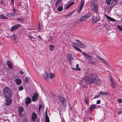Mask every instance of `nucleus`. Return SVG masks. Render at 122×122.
I'll return each mask as SVG.
<instances>
[{
	"instance_id": "39448f33",
	"label": "nucleus",
	"mask_w": 122,
	"mask_h": 122,
	"mask_svg": "<svg viewBox=\"0 0 122 122\" xmlns=\"http://www.w3.org/2000/svg\"><path fill=\"white\" fill-rule=\"evenodd\" d=\"M83 81L84 82L88 84H92L90 77L88 76H85L83 78Z\"/></svg>"
},
{
	"instance_id": "13d9d810",
	"label": "nucleus",
	"mask_w": 122,
	"mask_h": 122,
	"mask_svg": "<svg viewBox=\"0 0 122 122\" xmlns=\"http://www.w3.org/2000/svg\"><path fill=\"white\" fill-rule=\"evenodd\" d=\"M19 112V116L20 117H21L22 116V112Z\"/></svg>"
},
{
	"instance_id": "a211bd4d",
	"label": "nucleus",
	"mask_w": 122,
	"mask_h": 122,
	"mask_svg": "<svg viewBox=\"0 0 122 122\" xmlns=\"http://www.w3.org/2000/svg\"><path fill=\"white\" fill-rule=\"evenodd\" d=\"M15 81L17 85H20L22 83L21 80L19 78L15 79Z\"/></svg>"
},
{
	"instance_id": "6e6552de",
	"label": "nucleus",
	"mask_w": 122,
	"mask_h": 122,
	"mask_svg": "<svg viewBox=\"0 0 122 122\" xmlns=\"http://www.w3.org/2000/svg\"><path fill=\"white\" fill-rule=\"evenodd\" d=\"M81 53L83 54L84 56H85L86 57V59L90 61H91L92 59V56L90 55L86 54L85 52H83Z\"/></svg>"
},
{
	"instance_id": "c03bdc74",
	"label": "nucleus",
	"mask_w": 122,
	"mask_h": 122,
	"mask_svg": "<svg viewBox=\"0 0 122 122\" xmlns=\"http://www.w3.org/2000/svg\"><path fill=\"white\" fill-rule=\"evenodd\" d=\"M28 78L27 77H26L25 78V82L26 83H27L28 81Z\"/></svg>"
},
{
	"instance_id": "393cba45",
	"label": "nucleus",
	"mask_w": 122,
	"mask_h": 122,
	"mask_svg": "<svg viewBox=\"0 0 122 122\" xmlns=\"http://www.w3.org/2000/svg\"><path fill=\"white\" fill-rule=\"evenodd\" d=\"M8 18L6 16L1 14L0 15V19H7Z\"/></svg>"
},
{
	"instance_id": "9d476101",
	"label": "nucleus",
	"mask_w": 122,
	"mask_h": 122,
	"mask_svg": "<svg viewBox=\"0 0 122 122\" xmlns=\"http://www.w3.org/2000/svg\"><path fill=\"white\" fill-rule=\"evenodd\" d=\"M21 25L20 24H17L11 27V30L13 31L20 27Z\"/></svg>"
},
{
	"instance_id": "864d4df0",
	"label": "nucleus",
	"mask_w": 122,
	"mask_h": 122,
	"mask_svg": "<svg viewBox=\"0 0 122 122\" xmlns=\"http://www.w3.org/2000/svg\"><path fill=\"white\" fill-rule=\"evenodd\" d=\"M85 103L86 104H87V100L86 99H85L84 100Z\"/></svg>"
},
{
	"instance_id": "052dcab7",
	"label": "nucleus",
	"mask_w": 122,
	"mask_h": 122,
	"mask_svg": "<svg viewBox=\"0 0 122 122\" xmlns=\"http://www.w3.org/2000/svg\"><path fill=\"white\" fill-rule=\"evenodd\" d=\"M11 3L12 5H13L14 4V0H11Z\"/></svg>"
},
{
	"instance_id": "e2e57ef3",
	"label": "nucleus",
	"mask_w": 122,
	"mask_h": 122,
	"mask_svg": "<svg viewBox=\"0 0 122 122\" xmlns=\"http://www.w3.org/2000/svg\"><path fill=\"white\" fill-rule=\"evenodd\" d=\"M13 11L14 12H16V9H15V8H14L13 9Z\"/></svg>"
},
{
	"instance_id": "680f3d73",
	"label": "nucleus",
	"mask_w": 122,
	"mask_h": 122,
	"mask_svg": "<svg viewBox=\"0 0 122 122\" xmlns=\"http://www.w3.org/2000/svg\"><path fill=\"white\" fill-rule=\"evenodd\" d=\"M20 73L21 75H22L23 74L24 72L23 71H20Z\"/></svg>"
},
{
	"instance_id": "6e6d98bb",
	"label": "nucleus",
	"mask_w": 122,
	"mask_h": 122,
	"mask_svg": "<svg viewBox=\"0 0 122 122\" xmlns=\"http://www.w3.org/2000/svg\"><path fill=\"white\" fill-rule=\"evenodd\" d=\"M38 31H39L41 30L40 26V25H39L38 28Z\"/></svg>"
},
{
	"instance_id": "5fc2aeb1",
	"label": "nucleus",
	"mask_w": 122,
	"mask_h": 122,
	"mask_svg": "<svg viewBox=\"0 0 122 122\" xmlns=\"http://www.w3.org/2000/svg\"><path fill=\"white\" fill-rule=\"evenodd\" d=\"M22 122H28V120L27 119H24Z\"/></svg>"
},
{
	"instance_id": "58836bf2",
	"label": "nucleus",
	"mask_w": 122,
	"mask_h": 122,
	"mask_svg": "<svg viewBox=\"0 0 122 122\" xmlns=\"http://www.w3.org/2000/svg\"><path fill=\"white\" fill-rule=\"evenodd\" d=\"M62 105L63 106L65 107L67 105V103L66 102V101H65V102H63L62 103Z\"/></svg>"
},
{
	"instance_id": "603ef678",
	"label": "nucleus",
	"mask_w": 122,
	"mask_h": 122,
	"mask_svg": "<svg viewBox=\"0 0 122 122\" xmlns=\"http://www.w3.org/2000/svg\"><path fill=\"white\" fill-rule=\"evenodd\" d=\"M12 37H13V38H12L13 39L14 41H15L16 40V37L14 36H12Z\"/></svg>"
},
{
	"instance_id": "79ce46f5",
	"label": "nucleus",
	"mask_w": 122,
	"mask_h": 122,
	"mask_svg": "<svg viewBox=\"0 0 122 122\" xmlns=\"http://www.w3.org/2000/svg\"><path fill=\"white\" fill-rule=\"evenodd\" d=\"M23 87L22 86H19V90L20 91H21L23 89Z\"/></svg>"
},
{
	"instance_id": "a18cd8bd",
	"label": "nucleus",
	"mask_w": 122,
	"mask_h": 122,
	"mask_svg": "<svg viewBox=\"0 0 122 122\" xmlns=\"http://www.w3.org/2000/svg\"><path fill=\"white\" fill-rule=\"evenodd\" d=\"M42 107V105H40L38 107V109L39 110V112H40V110Z\"/></svg>"
},
{
	"instance_id": "ea45409f",
	"label": "nucleus",
	"mask_w": 122,
	"mask_h": 122,
	"mask_svg": "<svg viewBox=\"0 0 122 122\" xmlns=\"http://www.w3.org/2000/svg\"><path fill=\"white\" fill-rule=\"evenodd\" d=\"M117 27L120 31H122V26L118 25L117 26Z\"/></svg>"
},
{
	"instance_id": "72a5a7b5",
	"label": "nucleus",
	"mask_w": 122,
	"mask_h": 122,
	"mask_svg": "<svg viewBox=\"0 0 122 122\" xmlns=\"http://www.w3.org/2000/svg\"><path fill=\"white\" fill-rule=\"evenodd\" d=\"M55 76V75L54 74L51 73L49 75V78L50 79H51L53 78Z\"/></svg>"
},
{
	"instance_id": "412c9836",
	"label": "nucleus",
	"mask_w": 122,
	"mask_h": 122,
	"mask_svg": "<svg viewBox=\"0 0 122 122\" xmlns=\"http://www.w3.org/2000/svg\"><path fill=\"white\" fill-rule=\"evenodd\" d=\"M43 77L47 80L48 79L49 76L48 73L47 72H45L43 74Z\"/></svg>"
},
{
	"instance_id": "bb28decb",
	"label": "nucleus",
	"mask_w": 122,
	"mask_h": 122,
	"mask_svg": "<svg viewBox=\"0 0 122 122\" xmlns=\"http://www.w3.org/2000/svg\"><path fill=\"white\" fill-rule=\"evenodd\" d=\"M49 46L50 48V50L51 51H52L55 48V46L53 45H50Z\"/></svg>"
},
{
	"instance_id": "6ab92c4d",
	"label": "nucleus",
	"mask_w": 122,
	"mask_h": 122,
	"mask_svg": "<svg viewBox=\"0 0 122 122\" xmlns=\"http://www.w3.org/2000/svg\"><path fill=\"white\" fill-rule=\"evenodd\" d=\"M31 102V99L29 97H27L25 101V103L27 106Z\"/></svg>"
},
{
	"instance_id": "ddd939ff",
	"label": "nucleus",
	"mask_w": 122,
	"mask_h": 122,
	"mask_svg": "<svg viewBox=\"0 0 122 122\" xmlns=\"http://www.w3.org/2000/svg\"><path fill=\"white\" fill-rule=\"evenodd\" d=\"M99 18L98 16H94L92 19V22L93 23L97 22L99 20Z\"/></svg>"
},
{
	"instance_id": "4be33fe9",
	"label": "nucleus",
	"mask_w": 122,
	"mask_h": 122,
	"mask_svg": "<svg viewBox=\"0 0 122 122\" xmlns=\"http://www.w3.org/2000/svg\"><path fill=\"white\" fill-rule=\"evenodd\" d=\"M105 16L109 20H110L111 21H115L116 20L115 19L111 17L110 16H108L107 15H105Z\"/></svg>"
},
{
	"instance_id": "473e14b6",
	"label": "nucleus",
	"mask_w": 122,
	"mask_h": 122,
	"mask_svg": "<svg viewBox=\"0 0 122 122\" xmlns=\"http://www.w3.org/2000/svg\"><path fill=\"white\" fill-rule=\"evenodd\" d=\"M18 110L19 112H22L24 111V109L22 107H19Z\"/></svg>"
},
{
	"instance_id": "37998d69",
	"label": "nucleus",
	"mask_w": 122,
	"mask_h": 122,
	"mask_svg": "<svg viewBox=\"0 0 122 122\" xmlns=\"http://www.w3.org/2000/svg\"><path fill=\"white\" fill-rule=\"evenodd\" d=\"M29 37L30 38V39L32 41H35V38H34V37L31 36H30Z\"/></svg>"
},
{
	"instance_id": "9b49d317",
	"label": "nucleus",
	"mask_w": 122,
	"mask_h": 122,
	"mask_svg": "<svg viewBox=\"0 0 122 122\" xmlns=\"http://www.w3.org/2000/svg\"><path fill=\"white\" fill-rule=\"evenodd\" d=\"M85 0H81V5L79 7V10H78L77 12L78 13H79L82 10L83 6Z\"/></svg>"
},
{
	"instance_id": "a19ab883",
	"label": "nucleus",
	"mask_w": 122,
	"mask_h": 122,
	"mask_svg": "<svg viewBox=\"0 0 122 122\" xmlns=\"http://www.w3.org/2000/svg\"><path fill=\"white\" fill-rule=\"evenodd\" d=\"M109 27V25L108 24H106L104 26V27L106 29L108 28Z\"/></svg>"
},
{
	"instance_id": "cd10ccee",
	"label": "nucleus",
	"mask_w": 122,
	"mask_h": 122,
	"mask_svg": "<svg viewBox=\"0 0 122 122\" xmlns=\"http://www.w3.org/2000/svg\"><path fill=\"white\" fill-rule=\"evenodd\" d=\"M91 14L90 13H89L87 15H85L84 16L86 20V19H88L89 17L91 16Z\"/></svg>"
},
{
	"instance_id": "774afa93",
	"label": "nucleus",
	"mask_w": 122,
	"mask_h": 122,
	"mask_svg": "<svg viewBox=\"0 0 122 122\" xmlns=\"http://www.w3.org/2000/svg\"><path fill=\"white\" fill-rule=\"evenodd\" d=\"M122 5V2H121V4Z\"/></svg>"
},
{
	"instance_id": "f704fd0d",
	"label": "nucleus",
	"mask_w": 122,
	"mask_h": 122,
	"mask_svg": "<svg viewBox=\"0 0 122 122\" xmlns=\"http://www.w3.org/2000/svg\"><path fill=\"white\" fill-rule=\"evenodd\" d=\"M47 38L48 39V42L51 41H52V38L51 36H48L47 37Z\"/></svg>"
},
{
	"instance_id": "0eeeda50",
	"label": "nucleus",
	"mask_w": 122,
	"mask_h": 122,
	"mask_svg": "<svg viewBox=\"0 0 122 122\" xmlns=\"http://www.w3.org/2000/svg\"><path fill=\"white\" fill-rule=\"evenodd\" d=\"M67 58L70 63L71 64L73 62V60H74L72 55L70 54H68L67 55Z\"/></svg>"
},
{
	"instance_id": "2eb2a0df",
	"label": "nucleus",
	"mask_w": 122,
	"mask_h": 122,
	"mask_svg": "<svg viewBox=\"0 0 122 122\" xmlns=\"http://www.w3.org/2000/svg\"><path fill=\"white\" fill-rule=\"evenodd\" d=\"M109 78L111 81L110 83L111 86L112 88H115L116 86L114 82L113 81L112 79V78L111 76H110L109 77Z\"/></svg>"
},
{
	"instance_id": "7ed1b4c3",
	"label": "nucleus",
	"mask_w": 122,
	"mask_h": 122,
	"mask_svg": "<svg viewBox=\"0 0 122 122\" xmlns=\"http://www.w3.org/2000/svg\"><path fill=\"white\" fill-rule=\"evenodd\" d=\"M90 7L94 12L97 13L98 12V7L97 3L94 1L90 3Z\"/></svg>"
},
{
	"instance_id": "0e129e2a",
	"label": "nucleus",
	"mask_w": 122,
	"mask_h": 122,
	"mask_svg": "<svg viewBox=\"0 0 122 122\" xmlns=\"http://www.w3.org/2000/svg\"><path fill=\"white\" fill-rule=\"evenodd\" d=\"M89 63H91V64H94V62H93V61H90L89 62Z\"/></svg>"
},
{
	"instance_id": "c9c22d12",
	"label": "nucleus",
	"mask_w": 122,
	"mask_h": 122,
	"mask_svg": "<svg viewBox=\"0 0 122 122\" xmlns=\"http://www.w3.org/2000/svg\"><path fill=\"white\" fill-rule=\"evenodd\" d=\"M78 66L79 64H76V68L75 69H74V70L78 71H80L81 69L80 68H78Z\"/></svg>"
},
{
	"instance_id": "7c9ffc66",
	"label": "nucleus",
	"mask_w": 122,
	"mask_h": 122,
	"mask_svg": "<svg viewBox=\"0 0 122 122\" xmlns=\"http://www.w3.org/2000/svg\"><path fill=\"white\" fill-rule=\"evenodd\" d=\"M79 20L81 22H82L83 21L86 20L83 16Z\"/></svg>"
},
{
	"instance_id": "b1692460",
	"label": "nucleus",
	"mask_w": 122,
	"mask_h": 122,
	"mask_svg": "<svg viewBox=\"0 0 122 122\" xmlns=\"http://www.w3.org/2000/svg\"><path fill=\"white\" fill-rule=\"evenodd\" d=\"M74 3L75 2H72L70 3L66 6V9H67L69 8L70 7L72 6V5L74 4Z\"/></svg>"
},
{
	"instance_id": "8fccbe9b",
	"label": "nucleus",
	"mask_w": 122,
	"mask_h": 122,
	"mask_svg": "<svg viewBox=\"0 0 122 122\" xmlns=\"http://www.w3.org/2000/svg\"><path fill=\"white\" fill-rule=\"evenodd\" d=\"M118 102L121 103L122 102V100L120 99H119L118 100Z\"/></svg>"
},
{
	"instance_id": "20e7f679",
	"label": "nucleus",
	"mask_w": 122,
	"mask_h": 122,
	"mask_svg": "<svg viewBox=\"0 0 122 122\" xmlns=\"http://www.w3.org/2000/svg\"><path fill=\"white\" fill-rule=\"evenodd\" d=\"M76 41L78 43V44L77 43L73 42L72 43L73 45L77 46L81 48H86V46L84 44L82 43V42H81L79 40H76Z\"/></svg>"
},
{
	"instance_id": "49530a36",
	"label": "nucleus",
	"mask_w": 122,
	"mask_h": 122,
	"mask_svg": "<svg viewBox=\"0 0 122 122\" xmlns=\"http://www.w3.org/2000/svg\"><path fill=\"white\" fill-rule=\"evenodd\" d=\"M45 114L46 115V117H45V118H49L48 117V115H47V111H45Z\"/></svg>"
},
{
	"instance_id": "09e8293b",
	"label": "nucleus",
	"mask_w": 122,
	"mask_h": 122,
	"mask_svg": "<svg viewBox=\"0 0 122 122\" xmlns=\"http://www.w3.org/2000/svg\"><path fill=\"white\" fill-rule=\"evenodd\" d=\"M100 96V95L99 94V95H96V96H95L93 98L94 99H96V98H97L98 97H99Z\"/></svg>"
},
{
	"instance_id": "c756f323",
	"label": "nucleus",
	"mask_w": 122,
	"mask_h": 122,
	"mask_svg": "<svg viewBox=\"0 0 122 122\" xmlns=\"http://www.w3.org/2000/svg\"><path fill=\"white\" fill-rule=\"evenodd\" d=\"M99 95H107V93L105 92H103L102 91H101L99 93Z\"/></svg>"
},
{
	"instance_id": "69168bd1",
	"label": "nucleus",
	"mask_w": 122,
	"mask_h": 122,
	"mask_svg": "<svg viewBox=\"0 0 122 122\" xmlns=\"http://www.w3.org/2000/svg\"><path fill=\"white\" fill-rule=\"evenodd\" d=\"M90 120H92V118H90Z\"/></svg>"
},
{
	"instance_id": "f03ea898",
	"label": "nucleus",
	"mask_w": 122,
	"mask_h": 122,
	"mask_svg": "<svg viewBox=\"0 0 122 122\" xmlns=\"http://www.w3.org/2000/svg\"><path fill=\"white\" fill-rule=\"evenodd\" d=\"M3 93L5 97H11L12 93L10 89L5 87L3 90Z\"/></svg>"
},
{
	"instance_id": "bf43d9fd",
	"label": "nucleus",
	"mask_w": 122,
	"mask_h": 122,
	"mask_svg": "<svg viewBox=\"0 0 122 122\" xmlns=\"http://www.w3.org/2000/svg\"><path fill=\"white\" fill-rule=\"evenodd\" d=\"M122 113V112L121 111H120L118 112V115H120Z\"/></svg>"
},
{
	"instance_id": "a878e982",
	"label": "nucleus",
	"mask_w": 122,
	"mask_h": 122,
	"mask_svg": "<svg viewBox=\"0 0 122 122\" xmlns=\"http://www.w3.org/2000/svg\"><path fill=\"white\" fill-rule=\"evenodd\" d=\"M72 47H74L75 48V49L77 50V51H79L80 52H81V53H82V52H81V51H82V50L81 49H80V48H78V47L74 46V45H72Z\"/></svg>"
},
{
	"instance_id": "1a4fd4ad",
	"label": "nucleus",
	"mask_w": 122,
	"mask_h": 122,
	"mask_svg": "<svg viewBox=\"0 0 122 122\" xmlns=\"http://www.w3.org/2000/svg\"><path fill=\"white\" fill-rule=\"evenodd\" d=\"M97 57L99 59V60L102 62L103 63L109 66V64L105 60L103 59L101 57L98 56H97Z\"/></svg>"
},
{
	"instance_id": "4d7b16f0",
	"label": "nucleus",
	"mask_w": 122,
	"mask_h": 122,
	"mask_svg": "<svg viewBox=\"0 0 122 122\" xmlns=\"http://www.w3.org/2000/svg\"><path fill=\"white\" fill-rule=\"evenodd\" d=\"M37 37L38 38H40V39H41V40H43V38H41V36H40V35H39Z\"/></svg>"
},
{
	"instance_id": "dca6fc26",
	"label": "nucleus",
	"mask_w": 122,
	"mask_h": 122,
	"mask_svg": "<svg viewBox=\"0 0 122 122\" xmlns=\"http://www.w3.org/2000/svg\"><path fill=\"white\" fill-rule=\"evenodd\" d=\"M38 94L37 93H35L34 95L32 98V100L33 101H36L38 97Z\"/></svg>"
},
{
	"instance_id": "338daca9",
	"label": "nucleus",
	"mask_w": 122,
	"mask_h": 122,
	"mask_svg": "<svg viewBox=\"0 0 122 122\" xmlns=\"http://www.w3.org/2000/svg\"><path fill=\"white\" fill-rule=\"evenodd\" d=\"M1 3H3V1H1Z\"/></svg>"
},
{
	"instance_id": "4468645a",
	"label": "nucleus",
	"mask_w": 122,
	"mask_h": 122,
	"mask_svg": "<svg viewBox=\"0 0 122 122\" xmlns=\"http://www.w3.org/2000/svg\"><path fill=\"white\" fill-rule=\"evenodd\" d=\"M97 105L96 104H93L89 106V109L91 112L93 111V110L96 108Z\"/></svg>"
},
{
	"instance_id": "de8ad7c7",
	"label": "nucleus",
	"mask_w": 122,
	"mask_h": 122,
	"mask_svg": "<svg viewBox=\"0 0 122 122\" xmlns=\"http://www.w3.org/2000/svg\"><path fill=\"white\" fill-rule=\"evenodd\" d=\"M46 122H50L49 118H45Z\"/></svg>"
},
{
	"instance_id": "e433bc0d",
	"label": "nucleus",
	"mask_w": 122,
	"mask_h": 122,
	"mask_svg": "<svg viewBox=\"0 0 122 122\" xmlns=\"http://www.w3.org/2000/svg\"><path fill=\"white\" fill-rule=\"evenodd\" d=\"M63 8L61 6L58 7L57 8V10L59 11H61L62 10Z\"/></svg>"
},
{
	"instance_id": "c85d7f7f",
	"label": "nucleus",
	"mask_w": 122,
	"mask_h": 122,
	"mask_svg": "<svg viewBox=\"0 0 122 122\" xmlns=\"http://www.w3.org/2000/svg\"><path fill=\"white\" fill-rule=\"evenodd\" d=\"M6 15L9 17H12L14 16V14L13 13H8L6 14Z\"/></svg>"
},
{
	"instance_id": "f8f14e48",
	"label": "nucleus",
	"mask_w": 122,
	"mask_h": 122,
	"mask_svg": "<svg viewBox=\"0 0 122 122\" xmlns=\"http://www.w3.org/2000/svg\"><path fill=\"white\" fill-rule=\"evenodd\" d=\"M37 115L35 112H33L32 114L31 118L33 121L35 122L36 120L37 119Z\"/></svg>"
},
{
	"instance_id": "423d86ee",
	"label": "nucleus",
	"mask_w": 122,
	"mask_h": 122,
	"mask_svg": "<svg viewBox=\"0 0 122 122\" xmlns=\"http://www.w3.org/2000/svg\"><path fill=\"white\" fill-rule=\"evenodd\" d=\"M11 97H7L5 98V103L6 106H8L11 104L12 100L11 99Z\"/></svg>"
},
{
	"instance_id": "f3484780",
	"label": "nucleus",
	"mask_w": 122,
	"mask_h": 122,
	"mask_svg": "<svg viewBox=\"0 0 122 122\" xmlns=\"http://www.w3.org/2000/svg\"><path fill=\"white\" fill-rule=\"evenodd\" d=\"M7 64L9 67L10 69L13 68V66L11 62L9 61H7Z\"/></svg>"
},
{
	"instance_id": "aec40b11",
	"label": "nucleus",
	"mask_w": 122,
	"mask_h": 122,
	"mask_svg": "<svg viewBox=\"0 0 122 122\" xmlns=\"http://www.w3.org/2000/svg\"><path fill=\"white\" fill-rule=\"evenodd\" d=\"M58 98L60 101L62 103L66 101V98L65 97H62L61 96H59L58 97Z\"/></svg>"
},
{
	"instance_id": "f257e3e1",
	"label": "nucleus",
	"mask_w": 122,
	"mask_h": 122,
	"mask_svg": "<svg viewBox=\"0 0 122 122\" xmlns=\"http://www.w3.org/2000/svg\"><path fill=\"white\" fill-rule=\"evenodd\" d=\"M90 76L92 83H95L97 84H100L101 83V80L98 78L96 74L94 73H92L90 74Z\"/></svg>"
},
{
	"instance_id": "2f4dec72",
	"label": "nucleus",
	"mask_w": 122,
	"mask_h": 122,
	"mask_svg": "<svg viewBox=\"0 0 122 122\" xmlns=\"http://www.w3.org/2000/svg\"><path fill=\"white\" fill-rule=\"evenodd\" d=\"M18 21L22 22L24 21L25 20V19L24 18H21L17 19H16Z\"/></svg>"
},
{
	"instance_id": "5701e85b",
	"label": "nucleus",
	"mask_w": 122,
	"mask_h": 122,
	"mask_svg": "<svg viewBox=\"0 0 122 122\" xmlns=\"http://www.w3.org/2000/svg\"><path fill=\"white\" fill-rule=\"evenodd\" d=\"M61 3V0H57L55 4V6L56 7H57L58 5H60Z\"/></svg>"
},
{
	"instance_id": "3c124183",
	"label": "nucleus",
	"mask_w": 122,
	"mask_h": 122,
	"mask_svg": "<svg viewBox=\"0 0 122 122\" xmlns=\"http://www.w3.org/2000/svg\"><path fill=\"white\" fill-rule=\"evenodd\" d=\"M101 101L99 100H98L97 101L96 104H99L100 103Z\"/></svg>"
},
{
	"instance_id": "4c0bfd02",
	"label": "nucleus",
	"mask_w": 122,
	"mask_h": 122,
	"mask_svg": "<svg viewBox=\"0 0 122 122\" xmlns=\"http://www.w3.org/2000/svg\"><path fill=\"white\" fill-rule=\"evenodd\" d=\"M112 0H106V1L107 4L108 5L111 4Z\"/></svg>"
}]
</instances>
